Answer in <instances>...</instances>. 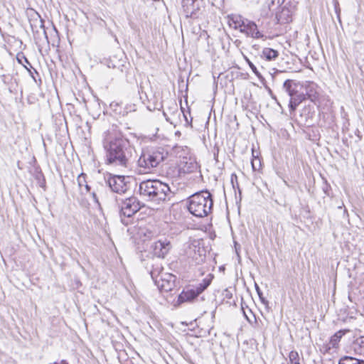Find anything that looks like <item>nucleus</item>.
<instances>
[{"label":"nucleus","mask_w":364,"mask_h":364,"mask_svg":"<svg viewBox=\"0 0 364 364\" xmlns=\"http://www.w3.org/2000/svg\"><path fill=\"white\" fill-rule=\"evenodd\" d=\"M102 144L107 164L120 168L129 166L134 149L115 127H112L102 134Z\"/></svg>","instance_id":"obj_1"},{"label":"nucleus","mask_w":364,"mask_h":364,"mask_svg":"<svg viewBox=\"0 0 364 364\" xmlns=\"http://www.w3.org/2000/svg\"><path fill=\"white\" fill-rule=\"evenodd\" d=\"M139 193L146 200L159 204L169 200L172 196L168 184L159 180H146L140 183Z\"/></svg>","instance_id":"obj_2"},{"label":"nucleus","mask_w":364,"mask_h":364,"mask_svg":"<svg viewBox=\"0 0 364 364\" xmlns=\"http://www.w3.org/2000/svg\"><path fill=\"white\" fill-rule=\"evenodd\" d=\"M213 205L210 193L205 191L196 193L189 198L188 210L193 215L203 218L210 213Z\"/></svg>","instance_id":"obj_3"},{"label":"nucleus","mask_w":364,"mask_h":364,"mask_svg":"<svg viewBox=\"0 0 364 364\" xmlns=\"http://www.w3.org/2000/svg\"><path fill=\"white\" fill-rule=\"evenodd\" d=\"M167 153L163 148L150 149L143 151L139 159L138 165L144 168V171H151L157 167L166 157Z\"/></svg>","instance_id":"obj_4"},{"label":"nucleus","mask_w":364,"mask_h":364,"mask_svg":"<svg viewBox=\"0 0 364 364\" xmlns=\"http://www.w3.org/2000/svg\"><path fill=\"white\" fill-rule=\"evenodd\" d=\"M143 206L136 197L132 196L124 200L121 205L120 218L122 223L127 225L128 219L137 213Z\"/></svg>","instance_id":"obj_5"},{"label":"nucleus","mask_w":364,"mask_h":364,"mask_svg":"<svg viewBox=\"0 0 364 364\" xmlns=\"http://www.w3.org/2000/svg\"><path fill=\"white\" fill-rule=\"evenodd\" d=\"M129 178L124 176H109L107 183L113 192L122 194L130 188Z\"/></svg>","instance_id":"obj_6"},{"label":"nucleus","mask_w":364,"mask_h":364,"mask_svg":"<svg viewBox=\"0 0 364 364\" xmlns=\"http://www.w3.org/2000/svg\"><path fill=\"white\" fill-rule=\"evenodd\" d=\"M203 4V0H182L183 11L187 18H196Z\"/></svg>","instance_id":"obj_7"},{"label":"nucleus","mask_w":364,"mask_h":364,"mask_svg":"<svg viewBox=\"0 0 364 364\" xmlns=\"http://www.w3.org/2000/svg\"><path fill=\"white\" fill-rule=\"evenodd\" d=\"M175 282L176 276L172 274L164 273L154 282L161 291L168 292L175 287Z\"/></svg>","instance_id":"obj_8"},{"label":"nucleus","mask_w":364,"mask_h":364,"mask_svg":"<svg viewBox=\"0 0 364 364\" xmlns=\"http://www.w3.org/2000/svg\"><path fill=\"white\" fill-rule=\"evenodd\" d=\"M172 245L170 241L166 238L160 239L151 245L154 255L160 258H164L168 253Z\"/></svg>","instance_id":"obj_9"},{"label":"nucleus","mask_w":364,"mask_h":364,"mask_svg":"<svg viewBox=\"0 0 364 364\" xmlns=\"http://www.w3.org/2000/svg\"><path fill=\"white\" fill-rule=\"evenodd\" d=\"M240 31L247 37L260 38L263 35L259 31L257 24L247 18L245 19Z\"/></svg>","instance_id":"obj_10"},{"label":"nucleus","mask_w":364,"mask_h":364,"mask_svg":"<svg viewBox=\"0 0 364 364\" xmlns=\"http://www.w3.org/2000/svg\"><path fill=\"white\" fill-rule=\"evenodd\" d=\"M349 332L348 329L339 330L335 333L330 338L329 342L323 346L326 352H329L332 348H338L341 338Z\"/></svg>","instance_id":"obj_11"},{"label":"nucleus","mask_w":364,"mask_h":364,"mask_svg":"<svg viewBox=\"0 0 364 364\" xmlns=\"http://www.w3.org/2000/svg\"><path fill=\"white\" fill-rule=\"evenodd\" d=\"M306 92V98L310 100L311 102H315L319 96L316 90V85L313 82H306L304 85Z\"/></svg>","instance_id":"obj_12"},{"label":"nucleus","mask_w":364,"mask_h":364,"mask_svg":"<svg viewBox=\"0 0 364 364\" xmlns=\"http://www.w3.org/2000/svg\"><path fill=\"white\" fill-rule=\"evenodd\" d=\"M306 95L304 92L299 93L297 92L292 97L289 99V107L291 113L294 112L296 107L301 104L303 101L306 100Z\"/></svg>","instance_id":"obj_13"},{"label":"nucleus","mask_w":364,"mask_h":364,"mask_svg":"<svg viewBox=\"0 0 364 364\" xmlns=\"http://www.w3.org/2000/svg\"><path fill=\"white\" fill-rule=\"evenodd\" d=\"M246 18L240 15H230L228 16V24L235 30H240Z\"/></svg>","instance_id":"obj_14"},{"label":"nucleus","mask_w":364,"mask_h":364,"mask_svg":"<svg viewBox=\"0 0 364 364\" xmlns=\"http://www.w3.org/2000/svg\"><path fill=\"white\" fill-rule=\"evenodd\" d=\"M198 296V294L193 289L183 290L178 296V301L181 303L192 301Z\"/></svg>","instance_id":"obj_15"},{"label":"nucleus","mask_w":364,"mask_h":364,"mask_svg":"<svg viewBox=\"0 0 364 364\" xmlns=\"http://www.w3.org/2000/svg\"><path fill=\"white\" fill-rule=\"evenodd\" d=\"M283 89L291 98L298 92L297 83L292 80H287L283 84Z\"/></svg>","instance_id":"obj_16"},{"label":"nucleus","mask_w":364,"mask_h":364,"mask_svg":"<svg viewBox=\"0 0 364 364\" xmlns=\"http://www.w3.org/2000/svg\"><path fill=\"white\" fill-rule=\"evenodd\" d=\"M77 184L81 193L86 194L90 191V186L87 183L86 175L81 173L77 178Z\"/></svg>","instance_id":"obj_17"},{"label":"nucleus","mask_w":364,"mask_h":364,"mask_svg":"<svg viewBox=\"0 0 364 364\" xmlns=\"http://www.w3.org/2000/svg\"><path fill=\"white\" fill-rule=\"evenodd\" d=\"M213 276L212 274H208L207 277H205L203 282L198 284L195 289H193L198 295L200 294L205 289L208 288V287L210 284Z\"/></svg>","instance_id":"obj_18"},{"label":"nucleus","mask_w":364,"mask_h":364,"mask_svg":"<svg viewBox=\"0 0 364 364\" xmlns=\"http://www.w3.org/2000/svg\"><path fill=\"white\" fill-rule=\"evenodd\" d=\"M352 348L356 353L364 355V336L358 338L353 342Z\"/></svg>","instance_id":"obj_19"},{"label":"nucleus","mask_w":364,"mask_h":364,"mask_svg":"<svg viewBox=\"0 0 364 364\" xmlns=\"http://www.w3.org/2000/svg\"><path fill=\"white\" fill-rule=\"evenodd\" d=\"M279 55V53L277 50L270 48H264L262 50V56L267 60H272L277 58Z\"/></svg>","instance_id":"obj_20"},{"label":"nucleus","mask_w":364,"mask_h":364,"mask_svg":"<svg viewBox=\"0 0 364 364\" xmlns=\"http://www.w3.org/2000/svg\"><path fill=\"white\" fill-rule=\"evenodd\" d=\"M338 364H364V360L351 356H344L340 359Z\"/></svg>","instance_id":"obj_21"},{"label":"nucleus","mask_w":364,"mask_h":364,"mask_svg":"<svg viewBox=\"0 0 364 364\" xmlns=\"http://www.w3.org/2000/svg\"><path fill=\"white\" fill-rule=\"evenodd\" d=\"M162 270L163 267L160 264H156L153 265V269L151 270L150 274L154 282L159 279L161 274H164Z\"/></svg>","instance_id":"obj_22"},{"label":"nucleus","mask_w":364,"mask_h":364,"mask_svg":"<svg viewBox=\"0 0 364 364\" xmlns=\"http://www.w3.org/2000/svg\"><path fill=\"white\" fill-rule=\"evenodd\" d=\"M289 358L291 364H301L299 355L297 351H291L289 353Z\"/></svg>","instance_id":"obj_23"},{"label":"nucleus","mask_w":364,"mask_h":364,"mask_svg":"<svg viewBox=\"0 0 364 364\" xmlns=\"http://www.w3.org/2000/svg\"><path fill=\"white\" fill-rule=\"evenodd\" d=\"M255 289H256V291L259 297V299L261 301V302L265 305V306H267L268 304H269V301L263 296V294H262V292L260 289V288L259 287V286L255 283Z\"/></svg>","instance_id":"obj_24"},{"label":"nucleus","mask_w":364,"mask_h":364,"mask_svg":"<svg viewBox=\"0 0 364 364\" xmlns=\"http://www.w3.org/2000/svg\"><path fill=\"white\" fill-rule=\"evenodd\" d=\"M245 60L246 62L247 63L248 65L250 66V68H251V70H252V72L259 77V78H262V76L261 75V73L258 71L257 68H256V66L247 58L245 57Z\"/></svg>","instance_id":"obj_25"},{"label":"nucleus","mask_w":364,"mask_h":364,"mask_svg":"<svg viewBox=\"0 0 364 364\" xmlns=\"http://www.w3.org/2000/svg\"><path fill=\"white\" fill-rule=\"evenodd\" d=\"M289 12V11L288 9H282L281 14L277 15V18L278 21L280 23H284V21L286 22H288L289 21V17L283 19L282 16L285 15L286 14H287Z\"/></svg>","instance_id":"obj_26"},{"label":"nucleus","mask_w":364,"mask_h":364,"mask_svg":"<svg viewBox=\"0 0 364 364\" xmlns=\"http://www.w3.org/2000/svg\"><path fill=\"white\" fill-rule=\"evenodd\" d=\"M284 2H278V0H267V4L269 10H271L274 6H279L282 4Z\"/></svg>","instance_id":"obj_27"},{"label":"nucleus","mask_w":364,"mask_h":364,"mask_svg":"<svg viewBox=\"0 0 364 364\" xmlns=\"http://www.w3.org/2000/svg\"><path fill=\"white\" fill-rule=\"evenodd\" d=\"M322 189L326 196H330L331 186L329 184L327 183L326 181L324 182Z\"/></svg>","instance_id":"obj_28"},{"label":"nucleus","mask_w":364,"mask_h":364,"mask_svg":"<svg viewBox=\"0 0 364 364\" xmlns=\"http://www.w3.org/2000/svg\"><path fill=\"white\" fill-rule=\"evenodd\" d=\"M40 23H41L40 27L43 29V34L44 35L46 40L48 41L47 33L46 31L45 26H44V23L42 19L40 20Z\"/></svg>","instance_id":"obj_29"},{"label":"nucleus","mask_w":364,"mask_h":364,"mask_svg":"<svg viewBox=\"0 0 364 364\" xmlns=\"http://www.w3.org/2000/svg\"><path fill=\"white\" fill-rule=\"evenodd\" d=\"M335 11H336V15H337V17H338V20H339V21H341V19H340V13H341V9H340V8L338 7V2H336V3L335 4Z\"/></svg>","instance_id":"obj_30"},{"label":"nucleus","mask_w":364,"mask_h":364,"mask_svg":"<svg viewBox=\"0 0 364 364\" xmlns=\"http://www.w3.org/2000/svg\"><path fill=\"white\" fill-rule=\"evenodd\" d=\"M235 180L236 181L237 186H238V183L237 182V176L235 174H232V176H231V183H232V186H233L234 188H235V184H234Z\"/></svg>","instance_id":"obj_31"},{"label":"nucleus","mask_w":364,"mask_h":364,"mask_svg":"<svg viewBox=\"0 0 364 364\" xmlns=\"http://www.w3.org/2000/svg\"><path fill=\"white\" fill-rule=\"evenodd\" d=\"M242 310L243 311V315L245 316V318L247 319V321L250 323H252V321L250 319V318L247 316L246 312L244 310V308L242 306Z\"/></svg>","instance_id":"obj_32"},{"label":"nucleus","mask_w":364,"mask_h":364,"mask_svg":"<svg viewBox=\"0 0 364 364\" xmlns=\"http://www.w3.org/2000/svg\"><path fill=\"white\" fill-rule=\"evenodd\" d=\"M92 198H93L94 201L96 203L99 204L98 198H97V195H96V193L95 192L92 193Z\"/></svg>","instance_id":"obj_33"},{"label":"nucleus","mask_w":364,"mask_h":364,"mask_svg":"<svg viewBox=\"0 0 364 364\" xmlns=\"http://www.w3.org/2000/svg\"><path fill=\"white\" fill-rule=\"evenodd\" d=\"M22 58L24 60V64L28 65L31 68H32L31 64L30 63L28 60L25 56H22Z\"/></svg>","instance_id":"obj_34"},{"label":"nucleus","mask_w":364,"mask_h":364,"mask_svg":"<svg viewBox=\"0 0 364 364\" xmlns=\"http://www.w3.org/2000/svg\"><path fill=\"white\" fill-rule=\"evenodd\" d=\"M50 364H68V363L65 360H61L60 362H54Z\"/></svg>","instance_id":"obj_35"},{"label":"nucleus","mask_w":364,"mask_h":364,"mask_svg":"<svg viewBox=\"0 0 364 364\" xmlns=\"http://www.w3.org/2000/svg\"><path fill=\"white\" fill-rule=\"evenodd\" d=\"M252 168H253L254 170H255L256 168H255V164H254V162H253V161L252 162Z\"/></svg>","instance_id":"obj_36"},{"label":"nucleus","mask_w":364,"mask_h":364,"mask_svg":"<svg viewBox=\"0 0 364 364\" xmlns=\"http://www.w3.org/2000/svg\"><path fill=\"white\" fill-rule=\"evenodd\" d=\"M17 60H18L19 63L23 64V63L21 62V59H20L19 57H17Z\"/></svg>","instance_id":"obj_37"},{"label":"nucleus","mask_w":364,"mask_h":364,"mask_svg":"<svg viewBox=\"0 0 364 364\" xmlns=\"http://www.w3.org/2000/svg\"><path fill=\"white\" fill-rule=\"evenodd\" d=\"M23 66L31 73L30 70L27 68L26 65L23 64Z\"/></svg>","instance_id":"obj_38"},{"label":"nucleus","mask_w":364,"mask_h":364,"mask_svg":"<svg viewBox=\"0 0 364 364\" xmlns=\"http://www.w3.org/2000/svg\"><path fill=\"white\" fill-rule=\"evenodd\" d=\"M284 0H278V2H284Z\"/></svg>","instance_id":"obj_39"},{"label":"nucleus","mask_w":364,"mask_h":364,"mask_svg":"<svg viewBox=\"0 0 364 364\" xmlns=\"http://www.w3.org/2000/svg\"><path fill=\"white\" fill-rule=\"evenodd\" d=\"M226 296H227V297H229V298H230V297H231V296H230V294H226Z\"/></svg>","instance_id":"obj_40"},{"label":"nucleus","mask_w":364,"mask_h":364,"mask_svg":"<svg viewBox=\"0 0 364 364\" xmlns=\"http://www.w3.org/2000/svg\"><path fill=\"white\" fill-rule=\"evenodd\" d=\"M226 296H227V297H229V298H230V297H231V296H230V294H226Z\"/></svg>","instance_id":"obj_41"},{"label":"nucleus","mask_w":364,"mask_h":364,"mask_svg":"<svg viewBox=\"0 0 364 364\" xmlns=\"http://www.w3.org/2000/svg\"><path fill=\"white\" fill-rule=\"evenodd\" d=\"M254 317H255V316H254ZM255 323H257V319H256V318H255Z\"/></svg>","instance_id":"obj_42"}]
</instances>
